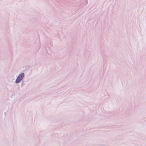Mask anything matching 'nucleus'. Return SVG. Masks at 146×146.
Here are the masks:
<instances>
[{"label": "nucleus", "instance_id": "nucleus-1", "mask_svg": "<svg viewBox=\"0 0 146 146\" xmlns=\"http://www.w3.org/2000/svg\"><path fill=\"white\" fill-rule=\"evenodd\" d=\"M24 75L25 74L23 73H22L19 74L16 80V83H18L20 82L24 77Z\"/></svg>", "mask_w": 146, "mask_h": 146}]
</instances>
